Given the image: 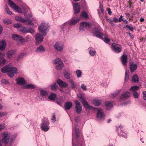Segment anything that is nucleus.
I'll use <instances>...</instances> for the list:
<instances>
[{
	"mask_svg": "<svg viewBox=\"0 0 146 146\" xmlns=\"http://www.w3.org/2000/svg\"><path fill=\"white\" fill-rule=\"evenodd\" d=\"M45 51L44 47L41 45L36 48V51L37 52H44Z\"/></svg>",
	"mask_w": 146,
	"mask_h": 146,
	"instance_id": "24",
	"label": "nucleus"
},
{
	"mask_svg": "<svg viewBox=\"0 0 146 146\" xmlns=\"http://www.w3.org/2000/svg\"><path fill=\"white\" fill-rule=\"evenodd\" d=\"M82 15L83 17L85 19H87L88 17V16L87 14L84 11L82 12Z\"/></svg>",
	"mask_w": 146,
	"mask_h": 146,
	"instance_id": "51",
	"label": "nucleus"
},
{
	"mask_svg": "<svg viewBox=\"0 0 146 146\" xmlns=\"http://www.w3.org/2000/svg\"><path fill=\"white\" fill-rule=\"evenodd\" d=\"M105 105L106 109H109L112 106V103L110 101H107L105 102Z\"/></svg>",
	"mask_w": 146,
	"mask_h": 146,
	"instance_id": "32",
	"label": "nucleus"
},
{
	"mask_svg": "<svg viewBox=\"0 0 146 146\" xmlns=\"http://www.w3.org/2000/svg\"><path fill=\"white\" fill-rule=\"evenodd\" d=\"M6 60L4 58H0V65L4 64L6 62Z\"/></svg>",
	"mask_w": 146,
	"mask_h": 146,
	"instance_id": "44",
	"label": "nucleus"
},
{
	"mask_svg": "<svg viewBox=\"0 0 146 146\" xmlns=\"http://www.w3.org/2000/svg\"><path fill=\"white\" fill-rule=\"evenodd\" d=\"M3 22L7 25H9L12 23L10 20L7 19H4L3 20Z\"/></svg>",
	"mask_w": 146,
	"mask_h": 146,
	"instance_id": "43",
	"label": "nucleus"
},
{
	"mask_svg": "<svg viewBox=\"0 0 146 146\" xmlns=\"http://www.w3.org/2000/svg\"><path fill=\"white\" fill-rule=\"evenodd\" d=\"M129 75H125V81L127 82L129 79Z\"/></svg>",
	"mask_w": 146,
	"mask_h": 146,
	"instance_id": "58",
	"label": "nucleus"
},
{
	"mask_svg": "<svg viewBox=\"0 0 146 146\" xmlns=\"http://www.w3.org/2000/svg\"><path fill=\"white\" fill-rule=\"evenodd\" d=\"M48 27L47 24L42 22L41 24L39 26L38 29L40 32L42 33L44 36H45L46 34V31L47 30Z\"/></svg>",
	"mask_w": 146,
	"mask_h": 146,
	"instance_id": "3",
	"label": "nucleus"
},
{
	"mask_svg": "<svg viewBox=\"0 0 146 146\" xmlns=\"http://www.w3.org/2000/svg\"><path fill=\"white\" fill-rule=\"evenodd\" d=\"M71 85V87L73 89H75L76 88V86L74 84V81L71 80H70L69 81Z\"/></svg>",
	"mask_w": 146,
	"mask_h": 146,
	"instance_id": "38",
	"label": "nucleus"
},
{
	"mask_svg": "<svg viewBox=\"0 0 146 146\" xmlns=\"http://www.w3.org/2000/svg\"><path fill=\"white\" fill-rule=\"evenodd\" d=\"M35 88V85L32 84H29L23 86V88L24 89H33Z\"/></svg>",
	"mask_w": 146,
	"mask_h": 146,
	"instance_id": "29",
	"label": "nucleus"
},
{
	"mask_svg": "<svg viewBox=\"0 0 146 146\" xmlns=\"http://www.w3.org/2000/svg\"><path fill=\"white\" fill-rule=\"evenodd\" d=\"M35 38L36 41V44L38 45L41 43L43 40V37L40 34L37 33L35 35Z\"/></svg>",
	"mask_w": 146,
	"mask_h": 146,
	"instance_id": "9",
	"label": "nucleus"
},
{
	"mask_svg": "<svg viewBox=\"0 0 146 146\" xmlns=\"http://www.w3.org/2000/svg\"><path fill=\"white\" fill-rule=\"evenodd\" d=\"M130 92H127L121 95L120 99L121 100H125L128 98L130 97Z\"/></svg>",
	"mask_w": 146,
	"mask_h": 146,
	"instance_id": "20",
	"label": "nucleus"
},
{
	"mask_svg": "<svg viewBox=\"0 0 146 146\" xmlns=\"http://www.w3.org/2000/svg\"><path fill=\"white\" fill-rule=\"evenodd\" d=\"M17 50H11L8 51L6 53V56L9 59H11L12 58L13 55L15 54Z\"/></svg>",
	"mask_w": 146,
	"mask_h": 146,
	"instance_id": "16",
	"label": "nucleus"
},
{
	"mask_svg": "<svg viewBox=\"0 0 146 146\" xmlns=\"http://www.w3.org/2000/svg\"><path fill=\"white\" fill-rule=\"evenodd\" d=\"M11 37L13 39L16 41H19L21 42L23 44L25 43V39L20 36L14 34L12 35Z\"/></svg>",
	"mask_w": 146,
	"mask_h": 146,
	"instance_id": "7",
	"label": "nucleus"
},
{
	"mask_svg": "<svg viewBox=\"0 0 146 146\" xmlns=\"http://www.w3.org/2000/svg\"><path fill=\"white\" fill-rule=\"evenodd\" d=\"M101 100L98 99L94 100L92 101V103L96 106H99L101 103Z\"/></svg>",
	"mask_w": 146,
	"mask_h": 146,
	"instance_id": "27",
	"label": "nucleus"
},
{
	"mask_svg": "<svg viewBox=\"0 0 146 146\" xmlns=\"http://www.w3.org/2000/svg\"><path fill=\"white\" fill-rule=\"evenodd\" d=\"M119 128H120V129H121V127L120 126L119 127ZM120 130H119V129H117V132L118 133V134L120 136H124V134H125V133L123 132L120 131Z\"/></svg>",
	"mask_w": 146,
	"mask_h": 146,
	"instance_id": "46",
	"label": "nucleus"
},
{
	"mask_svg": "<svg viewBox=\"0 0 146 146\" xmlns=\"http://www.w3.org/2000/svg\"><path fill=\"white\" fill-rule=\"evenodd\" d=\"M139 87L137 86H131L130 89V90L132 92V93L136 92L137 90L139 89Z\"/></svg>",
	"mask_w": 146,
	"mask_h": 146,
	"instance_id": "31",
	"label": "nucleus"
},
{
	"mask_svg": "<svg viewBox=\"0 0 146 146\" xmlns=\"http://www.w3.org/2000/svg\"><path fill=\"white\" fill-rule=\"evenodd\" d=\"M51 120L53 122H54L56 121V118L54 113L53 114L51 119Z\"/></svg>",
	"mask_w": 146,
	"mask_h": 146,
	"instance_id": "55",
	"label": "nucleus"
},
{
	"mask_svg": "<svg viewBox=\"0 0 146 146\" xmlns=\"http://www.w3.org/2000/svg\"><path fill=\"white\" fill-rule=\"evenodd\" d=\"M97 117L98 119L100 120H102L104 118V115L103 112L100 110H98L97 113Z\"/></svg>",
	"mask_w": 146,
	"mask_h": 146,
	"instance_id": "22",
	"label": "nucleus"
},
{
	"mask_svg": "<svg viewBox=\"0 0 146 146\" xmlns=\"http://www.w3.org/2000/svg\"><path fill=\"white\" fill-rule=\"evenodd\" d=\"M132 94L134 98H138V95L137 92H132Z\"/></svg>",
	"mask_w": 146,
	"mask_h": 146,
	"instance_id": "56",
	"label": "nucleus"
},
{
	"mask_svg": "<svg viewBox=\"0 0 146 146\" xmlns=\"http://www.w3.org/2000/svg\"><path fill=\"white\" fill-rule=\"evenodd\" d=\"M1 83L4 84H9L8 81L6 79H3L1 80Z\"/></svg>",
	"mask_w": 146,
	"mask_h": 146,
	"instance_id": "61",
	"label": "nucleus"
},
{
	"mask_svg": "<svg viewBox=\"0 0 146 146\" xmlns=\"http://www.w3.org/2000/svg\"><path fill=\"white\" fill-rule=\"evenodd\" d=\"M143 99L145 100H146V91H143Z\"/></svg>",
	"mask_w": 146,
	"mask_h": 146,
	"instance_id": "63",
	"label": "nucleus"
},
{
	"mask_svg": "<svg viewBox=\"0 0 146 146\" xmlns=\"http://www.w3.org/2000/svg\"><path fill=\"white\" fill-rule=\"evenodd\" d=\"M55 102L58 105L60 106H61L62 104V103L63 102L62 100L60 99L56 101Z\"/></svg>",
	"mask_w": 146,
	"mask_h": 146,
	"instance_id": "47",
	"label": "nucleus"
},
{
	"mask_svg": "<svg viewBox=\"0 0 146 146\" xmlns=\"http://www.w3.org/2000/svg\"><path fill=\"white\" fill-rule=\"evenodd\" d=\"M24 54V53H21L20 54L17 58V61H19L21 59L23 58V57Z\"/></svg>",
	"mask_w": 146,
	"mask_h": 146,
	"instance_id": "54",
	"label": "nucleus"
},
{
	"mask_svg": "<svg viewBox=\"0 0 146 146\" xmlns=\"http://www.w3.org/2000/svg\"><path fill=\"white\" fill-rule=\"evenodd\" d=\"M34 30L33 29L27 27V33H34Z\"/></svg>",
	"mask_w": 146,
	"mask_h": 146,
	"instance_id": "50",
	"label": "nucleus"
},
{
	"mask_svg": "<svg viewBox=\"0 0 146 146\" xmlns=\"http://www.w3.org/2000/svg\"><path fill=\"white\" fill-rule=\"evenodd\" d=\"M59 64L56 66V68L58 70H61L64 66V64L63 62Z\"/></svg>",
	"mask_w": 146,
	"mask_h": 146,
	"instance_id": "34",
	"label": "nucleus"
},
{
	"mask_svg": "<svg viewBox=\"0 0 146 146\" xmlns=\"http://www.w3.org/2000/svg\"><path fill=\"white\" fill-rule=\"evenodd\" d=\"M104 41L106 43H107L110 42V40L109 38L105 37V40Z\"/></svg>",
	"mask_w": 146,
	"mask_h": 146,
	"instance_id": "62",
	"label": "nucleus"
},
{
	"mask_svg": "<svg viewBox=\"0 0 146 146\" xmlns=\"http://www.w3.org/2000/svg\"><path fill=\"white\" fill-rule=\"evenodd\" d=\"M77 96L79 99L81 100L80 101V102L86 110L88 109L91 110L92 109H97L98 108H94L92 106H90L88 104V102L86 100L84 96L81 94H77Z\"/></svg>",
	"mask_w": 146,
	"mask_h": 146,
	"instance_id": "1",
	"label": "nucleus"
},
{
	"mask_svg": "<svg viewBox=\"0 0 146 146\" xmlns=\"http://www.w3.org/2000/svg\"><path fill=\"white\" fill-rule=\"evenodd\" d=\"M64 74L65 78L66 79H68L70 78V74L68 72L65 71L64 72Z\"/></svg>",
	"mask_w": 146,
	"mask_h": 146,
	"instance_id": "39",
	"label": "nucleus"
},
{
	"mask_svg": "<svg viewBox=\"0 0 146 146\" xmlns=\"http://www.w3.org/2000/svg\"><path fill=\"white\" fill-rule=\"evenodd\" d=\"M72 106V103L70 102H67L64 104L65 109L66 110H70Z\"/></svg>",
	"mask_w": 146,
	"mask_h": 146,
	"instance_id": "21",
	"label": "nucleus"
},
{
	"mask_svg": "<svg viewBox=\"0 0 146 146\" xmlns=\"http://www.w3.org/2000/svg\"><path fill=\"white\" fill-rule=\"evenodd\" d=\"M81 88L84 90H87L86 87L84 84H82L81 86Z\"/></svg>",
	"mask_w": 146,
	"mask_h": 146,
	"instance_id": "60",
	"label": "nucleus"
},
{
	"mask_svg": "<svg viewBox=\"0 0 146 146\" xmlns=\"http://www.w3.org/2000/svg\"><path fill=\"white\" fill-rule=\"evenodd\" d=\"M50 90L53 91H56L58 87V86L56 83L50 85Z\"/></svg>",
	"mask_w": 146,
	"mask_h": 146,
	"instance_id": "30",
	"label": "nucleus"
},
{
	"mask_svg": "<svg viewBox=\"0 0 146 146\" xmlns=\"http://www.w3.org/2000/svg\"><path fill=\"white\" fill-rule=\"evenodd\" d=\"M56 82L60 87L66 88L68 86V84L67 83L62 81L60 79H58L57 80Z\"/></svg>",
	"mask_w": 146,
	"mask_h": 146,
	"instance_id": "14",
	"label": "nucleus"
},
{
	"mask_svg": "<svg viewBox=\"0 0 146 146\" xmlns=\"http://www.w3.org/2000/svg\"><path fill=\"white\" fill-rule=\"evenodd\" d=\"M57 96V94H56L51 93L48 97V98L50 100L54 101Z\"/></svg>",
	"mask_w": 146,
	"mask_h": 146,
	"instance_id": "28",
	"label": "nucleus"
},
{
	"mask_svg": "<svg viewBox=\"0 0 146 146\" xmlns=\"http://www.w3.org/2000/svg\"><path fill=\"white\" fill-rule=\"evenodd\" d=\"M75 131L76 136V142H77V140L79 137L82 135L79 129L76 128L75 129Z\"/></svg>",
	"mask_w": 146,
	"mask_h": 146,
	"instance_id": "26",
	"label": "nucleus"
},
{
	"mask_svg": "<svg viewBox=\"0 0 146 146\" xmlns=\"http://www.w3.org/2000/svg\"><path fill=\"white\" fill-rule=\"evenodd\" d=\"M54 47L55 49L58 51H62L63 49V45L59 42H56Z\"/></svg>",
	"mask_w": 146,
	"mask_h": 146,
	"instance_id": "13",
	"label": "nucleus"
},
{
	"mask_svg": "<svg viewBox=\"0 0 146 146\" xmlns=\"http://www.w3.org/2000/svg\"><path fill=\"white\" fill-rule=\"evenodd\" d=\"M15 19L16 20L23 23H25L29 20V19H24L21 17H16Z\"/></svg>",
	"mask_w": 146,
	"mask_h": 146,
	"instance_id": "25",
	"label": "nucleus"
},
{
	"mask_svg": "<svg viewBox=\"0 0 146 146\" xmlns=\"http://www.w3.org/2000/svg\"><path fill=\"white\" fill-rule=\"evenodd\" d=\"M84 26H83V23L81 22L80 24V26L79 27V30L80 31H83L84 30Z\"/></svg>",
	"mask_w": 146,
	"mask_h": 146,
	"instance_id": "48",
	"label": "nucleus"
},
{
	"mask_svg": "<svg viewBox=\"0 0 146 146\" xmlns=\"http://www.w3.org/2000/svg\"><path fill=\"white\" fill-rule=\"evenodd\" d=\"M107 11L108 12V13L110 15H111L112 12L111 11V9L109 8H107Z\"/></svg>",
	"mask_w": 146,
	"mask_h": 146,
	"instance_id": "64",
	"label": "nucleus"
},
{
	"mask_svg": "<svg viewBox=\"0 0 146 146\" xmlns=\"http://www.w3.org/2000/svg\"><path fill=\"white\" fill-rule=\"evenodd\" d=\"M49 123L47 118H44L42 120L41 129L44 131H47L49 129L48 126Z\"/></svg>",
	"mask_w": 146,
	"mask_h": 146,
	"instance_id": "4",
	"label": "nucleus"
},
{
	"mask_svg": "<svg viewBox=\"0 0 146 146\" xmlns=\"http://www.w3.org/2000/svg\"><path fill=\"white\" fill-rule=\"evenodd\" d=\"M77 76L78 78H80L82 75V72L80 70H77L76 71Z\"/></svg>",
	"mask_w": 146,
	"mask_h": 146,
	"instance_id": "41",
	"label": "nucleus"
},
{
	"mask_svg": "<svg viewBox=\"0 0 146 146\" xmlns=\"http://www.w3.org/2000/svg\"><path fill=\"white\" fill-rule=\"evenodd\" d=\"M74 103L76 104L75 108L76 112L79 114L82 112V106L78 100H75Z\"/></svg>",
	"mask_w": 146,
	"mask_h": 146,
	"instance_id": "8",
	"label": "nucleus"
},
{
	"mask_svg": "<svg viewBox=\"0 0 146 146\" xmlns=\"http://www.w3.org/2000/svg\"><path fill=\"white\" fill-rule=\"evenodd\" d=\"M127 58V56L126 55L123 54L121 56L120 58V60L123 66H125L127 65L128 62Z\"/></svg>",
	"mask_w": 146,
	"mask_h": 146,
	"instance_id": "12",
	"label": "nucleus"
},
{
	"mask_svg": "<svg viewBox=\"0 0 146 146\" xmlns=\"http://www.w3.org/2000/svg\"><path fill=\"white\" fill-rule=\"evenodd\" d=\"M106 19L108 22L111 24L112 25H114L113 23V21H112V20L111 19L109 18L107 16L106 17Z\"/></svg>",
	"mask_w": 146,
	"mask_h": 146,
	"instance_id": "53",
	"label": "nucleus"
},
{
	"mask_svg": "<svg viewBox=\"0 0 146 146\" xmlns=\"http://www.w3.org/2000/svg\"><path fill=\"white\" fill-rule=\"evenodd\" d=\"M102 31L101 28L95 27L94 28L92 33L94 36L103 39V38L102 36L104 35L102 32Z\"/></svg>",
	"mask_w": 146,
	"mask_h": 146,
	"instance_id": "2",
	"label": "nucleus"
},
{
	"mask_svg": "<svg viewBox=\"0 0 146 146\" xmlns=\"http://www.w3.org/2000/svg\"><path fill=\"white\" fill-rule=\"evenodd\" d=\"M17 84L22 85L26 84V82L24 78H17L16 79Z\"/></svg>",
	"mask_w": 146,
	"mask_h": 146,
	"instance_id": "17",
	"label": "nucleus"
},
{
	"mask_svg": "<svg viewBox=\"0 0 146 146\" xmlns=\"http://www.w3.org/2000/svg\"><path fill=\"white\" fill-rule=\"evenodd\" d=\"M137 65L134 64L133 62L131 63L129 66V68L130 71L131 72H134L137 69Z\"/></svg>",
	"mask_w": 146,
	"mask_h": 146,
	"instance_id": "18",
	"label": "nucleus"
},
{
	"mask_svg": "<svg viewBox=\"0 0 146 146\" xmlns=\"http://www.w3.org/2000/svg\"><path fill=\"white\" fill-rule=\"evenodd\" d=\"M83 23V26L84 27L86 28L87 29H89L91 27V25L89 23L86 22H82Z\"/></svg>",
	"mask_w": 146,
	"mask_h": 146,
	"instance_id": "37",
	"label": "nucleus"
},
{
	"mask_svg": "<svg viewBox=\"0 0 146 146\" xmlns=\"http://www.w3.org/2000/svg\"><path fill=\"white\" fill-rule=\"evenodd\" d=\"M120 91L121 90H117L114 94H111L110 96V97H112L113 96L114 97L116 96Z\"/></svg>",
	"mask_w": 146,
	"mask_h": 146,
	"instance_id": "52",
	"label": "nucleus"
},
{
	"mask_svg": "<svg viewBox=\"0 0 146 146\" xmlns=\"http://www.w3.org/2000/svg\"><path fill=\"white\" fill-rule=\"evenodd\" d=\"M79 20H80L78 19L72 20L69 22V23L70 25H73L76 23Z\"/></svg>",
	"mask_w": 146,
	"mask_h": 146,
	"instance_id": "40",
	"label": "nucleus"
},
{
	"mask_svg": "<svg viewBox=\"0 0 146 146\" xmlns=\"http://www.w3.org/2000/svg\"><path fill=\"white\" fill-rule=\"evenodd\" d=\"M10 6L15 11H18L19 8L18 6L11 0H7Z\"/></svg>",
	"mask_w": 146,
	"mask_h": 146,
	"instance_id": "15",
	"label": "nucleus"
},
{
	"mask_svg": "<svg viewBox=\"0 0 146 146\" xmlns=\"http://www.w3.org/2000/svg\"><path fill=\"white\" fill-rule=\"evenodd\" d=\"M3 138L2 139V142L5 144L8 143L9 140L10 138V136L8 134L7 132H4L2 135Z\"/></svg>",
	"mask_w": 146,
	"mask_h": 146,
	"instance_id": "6",
	"label": "nucleus"
},
{
	"mask_svg": "<svg viewBox=\"0 0 146 146\" xmlns=\"http://www.w3.org/2000/svg\"><path fill=\"white\" fill-rule=\"evenodd\" d=\"M9 67L10 66L9 64H7L1 68V71L3 73L7 72L8 73Z\"/></svg>",
	"mask_w": 146,
	"mask_h": 146,
	"instance_id": "23",
	"label": "nucleus"
},
{
	"mask_svg": "<svg viewBox=\"0 0 146 146\" xmlns=\"http://www.w3.org/2000/svg\"><path fill=\"white\" fill-rule=\"evenodd\" d=\"M132 80L134 82H138L139 78L137 74H134L132 76Z\"/></svg>",
	"mask_w": 146,
	"mask_h": 146,
	"instance_id": "35",
	"label": "nucleus"
},
{
	"mask_svg": "<svg viewBox=\"0 0 146 146\" xmlns=\"http://www.w3.org/2000/svg\"><path fill=\"white\" fill-rule=\"evenodd\" d=\"M62 60L58 58H56L54 60L53 62V63L54 64H59V63H62Z\"/></svg>",
	"mask_w": 146,
	"mask_h": 146,
	"instance_id": "36",
	"label": "nucleus"
},
{
	"mask_svg": "<svg viewBox=\"0 0 146 146\" xmlns=\"http://www.w3.org/2000/svg\"><path fill=\"white\" fill-rule=\"evenodd\" d=\"M90 54L92 56H94L96 54V52L95 51L90 50L89 52Z\"/></svg>",
	"mask_w": 146,
	"mask_h": 146,
	"instance_id": "57",
	"label": "nucleus"
},
{
	"mask_svg": "<svg viewBox=\"0 0 146 146\" xmlns=\"http://www.w3.org/2000/svg\"><path fill=\"white\" fill-rule=\"evenodd\" d=\"M22 26L21 25V24L20 23H17V24H15L14 25V27L15 28H20Z\"/></svg>",
	"mask_w": 146,
	"mask_h": 146,
	"instance_id": "59",
	"label": "nucleus"
},
{
	"mask_svg": "<svg viewBox=\"0 0 146 146\" xmlns=\"http://www.w3.org/2000/svg\"><path fill=\"white\" fill-rule=\"evenodd\" d=\"M5 9L6 10V12L7 13L10 15H11L12 14V12L10 11L9 9L8 8L7 6H6L5 7Z\"/></svg>",
	"mask_w": 146,
	"mask_h": 146,
	"instance_id": "49",
	"label": "nucleus"
},
{
	"mask_svg": "<svg viewBox=\"0 0 146 146\" xmlns=\"http://www.w3.org/2000/svg\"><path fill=\"white\" fill-rule=\"evenodd\" d=\"M7 44L5 41L3 40L0 42V50L1 51H4L6 46Z\"/></svg>",
	"mask_w": 146,
	"mask_h": 146,
	"instance_id": "19",
	"label": "nucleus"
},
{
	"mask_svg": "<svg viewBox=\"0 0 146 146\" xmlns=\"http://www.w3.org/2000/svg\"><path fill=\"white\" fill-rule=\"evenodd\" d=\"M111 46L113 50L115 53H119L122 51L121 46L119 44L113 43Z\"/></svg>",
	"mask_w": 146,
	"mask_h": 146,
	"instance_id": "5",
	"label": "nucleus"
},
{
	"mask_svg": "<svg viewBox=\"0 0 146 146\" xmlns=\"http://www.w3.org/2000/svg\"><path fill=\"white\" fill-rule=\"evenodd\" d=\"M123 28H127L131 31H133L134 29V28L133 27H130L128 25H126L125 27H123Z\"/></svg>",
	"mask_w": 146,
	"mask_h": 146,
	"instance_id": "45",
	"label": "nucleus"
},
{
	"mask_svg": "<svg viewBox=\"0 0 146 146\" xmlns=\"http://www.w3.org/2000/svg\"><path fill=\"white\" fill-rule=\"evenodd\" d=\"M40 94L42 96H45L47 95L48 92L43 90H42L40 91Z\"/></svg>",
	"mask_w": 146,
	"mask_h": 146,
	"instance_id": "42",
	"label": "nucleus"
},
{
	"mask_svg": "<svg viewBox=\"0 0 146 146\" xmlns=\"http://www.w3.org/2000/svg\"><path fill=\"white\" fill-rule=\"evenodd\" d=\"M17 69L15 67H10L7 75L10 77L12 78L14 76V74L17 73Z\"/></svg>",
	"mask_w": 146,
	"mask_h": 146,
	"instance_id": "10",
	"label": "nucleus"
},
{
	"mask_svg": "<svg viewBox=\"0 0 146 146\" xmlns=\"http://www.w3.org/2000/svg\"><path fill=\"white\" fill-rule=\"evenodd\" d=\"M19 31L25 33H27V27H24L21 26L19 29Z\"/></svg>",
	"mask_w": 146,
	"mask_h": 146,
	"instance_id": "33",
	"label": "nucleus"
},
{
	"mask_svg": "<svg viewBox=\"0 0 146 146\" xmlns=\"http://www.w3.org/2000/svg\"><path fill=\"white\" fill-rule=\"evenodd\" d=\"M73 7L74 14H76L80 13V8L79 3H76L74 4Z\"/></svg>",
	"mask_w": 146,
	"mask_h": 146,
	"instance_id": "11",
	"label": "nucleus"
}]
</instances>
